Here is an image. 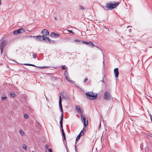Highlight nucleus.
<instances>
[{
  "label": "nucleus",
  "instance_id": "f257e3e1",
  "mask_svg": "<svg viewBox=\"0 0 152 152\" xmlns=\"http://www.w3.org/2000/svg\"><path fill=\"white\" fill-rule=\"evenodd\" d=\"M61 100L62 99L61 96H60L59 101V108L60 109V110L62 112V113L60 116V120L59 123L60 126V127L61 128V131L62 132V134L63 137L64 139V140H66L65 134L64 132V130L63 128L62 122L63 117V113L62 107L61 104Z\"/></svg>",
  "mask_w": 152,
  "mask_h": 152
},
{
  "label": "nucleus",
  "instance_id": "f03ea898",
  "mask_svg": "<svg viewBox=\"0 0 152 152\" xmlns=\"http://www.w3.org/2000/svg\"><path fill=\"white\" fill-rule=\"evenodd\" d=\"M31 37H33L35 38L36 41H45L46 42L50 43L51 40L48 38L44 35L37 36H31Z\"/></svg>",
  "mask_w": 152,
  "mask_h": 152
},
{
  "label": "nucleus",
  "instance_id": "7ed1b4c3",
  "mask_svg": "<svg viewBox=\"0 0 152 152\" xmlns=\"http://www.w3.org/2000/svg\"><path fill=\"white\" fill-rule=\"evenodd\" d=\"M69 41L72 42H77L78 43L80 42H82L83 44H85V45H88L89 44L91 45L92 46V47H94V46H95V45L93 43L91 42H87L84 41H81V40H78L76 39H69Z\"/></svg>",
  "mask_w": 152,
  "mask_h": 152
},
{
  "label": "nucleus",
  "instance_id": "20e7f679",
  "mask_svg": "<svg viewBox=\"0 0 152 152\" xmlns=\"http://www.w3.org/2000/svg\"><path fill=\"white\" fill-rule=\"evenodd\" d=\"M119 4L118 2L114 3L113 4L111 2L107 3L106 7L108 9H112L115 8Z\"/></svg>",
  "mask_w": 152,
  "mask_h": 152
},
{
  "label": "nucleus",
  "instance_id": "39448f33",
  "mask_svg": "<svg viewBox=\"0 0 152 152\" xmlns=\"http://www.w3.org/2000/svg\"><path fill=\"white\" fill-rule=\"evenodd\" d=\"M80 118L83 124L85 126H86L88 124V119L87 117L83 113H81L80 116Z\"/></svg>",
  "mask_w": 152,
  "mask_h": 152
},
{
  "label": "nucleus",
  "instance_id": "423d86ee",
  "mask_svg": "<svg viewBox=\"0 0 152 152\" xmlns=\"http://www.w3.org/2000/svg\"><path fill=\"white\" fill-rule=\"evenodd\" d=\"M86 95L88 99L91 100L95 99L97 97V94H96L95 95H94L91 92H87L86 93Z\"/></svg>",
  "mask_w": 152,
  "mask_h": 152
},
{
  "label": "nucleus",
  "instance_id": "0eeeda50",
  "mask_svg": "<svg viewBox=\"0 0 152 152\" xmlns=\"http://www.w3.org/2000/svg\"><path fill=\"white\" fill-rule=\"evenodd\" d=\"M103 98L106 100H110L113 98L110 93L107 91L105 92L104 94Z\"/></svg>",
  "mask_w": 152,
  "mask_h": 152
},
{
  "label": "nucleus",
  "instance_id": "6e6552de",
  "mask_svg": "<svg viewBox=\"0 0 152 152\" xmlns=\"http://www.w3.org/2000/svg\"><path fill=\"white\" fill-rule=\"evenodd\" d=\"M6 42L7 41H4L1 43H0V49L1 53H2L3 52V48L5 47Z\"/></svg>",
  "mask_w": 152,
  "mask_h": 152
},
{
  "label": "nucleus",
  "instance_id": "1a4fd4ad",
  "mask_svg": "<svg viewBox=\"0 0 152 152\" xmlns=\"http://www.w3.org/2000/svg\"><path fill=\"white\" fill-rule=\"evenodd\" d=\"M24 31V29H18V30L14 31L13 34L14 35H16L18 34L22 33Z\"/></svg>",
  "mask_w": 152,
  "mask_h": 152
},
{
  "label": "nucleus",
  "instance_id": "9d476101",
  "mask_svg": "<svg viewBox=\"0 0 152 152\" xmlns=\"http://www.w3.org/2000/svg\"><path fill=\"white\" fill-rule=\"evenodd\" d=\"M75 109L78 113L80 114H81V113H82L83 112L81 110L80 107V106L76 105L75 107Z\"/></svg>",
  "mask_w": 152,
  "mask_h": 152
},
{
  "label": "nucleus",
  "instance_id": "9b49d317",
  "mask_svg": "<svg viewBox=\"0 0 152 152\" xmlns=\"http://www.w3.org/2000/svg\"><path fill=\"white\" fill-rule=\"evenodd\" d=\"M114 73L115 75V77L116 78H117L119 75V72L118 71V69L116 68L114 69Z\"/></svg>",
  "mask_w": 152,
  "mask_h": 152
},
{
  "label": "nucleus",
  "instance_id": "f8f14e48",
  "mask_svg": "<svg viewBox=\"0 0 152 152\" xmlns=\"http://www.w3.org/2000/svg\"><path fill=\"white\" fill-rule=\"evenodd\" d=\"M42 34L44 36L49 34V32L47 29H43L42 31Z\"/></svg>",
  "mask_w": 152,
  "mask_h": 152
},
{
  "label": "nucleus",
  "instance_id": "ddd939ff",
  "mask_svg": "<svg viewBox=\"0 0 152 152\" xmlns=\"http://www.w3.org/2000/svg\"><path fill=\"white\" fill-rule=\"evenodd\" d=\"M84 133L82 131L81 132L79 135H78L77 137L76 138V141H77L79 140L80 137L82 136V135H83Z\"/></svg>",
  "mask_w": 152,
  "mask_h": 152
},
{
  "label": "nucleus",
  "instance_id": "4468645a",
  "mask_svg": "<svg viewBox=\"0 0 152 152\" xmlns=\"http://www.w3.org/2000/svg\"><path fill=\"white\" fill-rule=\"evenodd\" d=\"M51 36L53 37H57L59 36V35L58 34L56 33L55 32H53L51 34Z\"/></svg>",
  "mask_w": 152,
  "mask_h": 152
},
{
  "label": "nucleus",
  "instance_id": "2eb2a0df",
  "mask_svg": "<svg viewBox=\"0 0 152 152\" xmlns=\"http://www.w3.org/2000/svg\"><path fill=\"white\" fill-rule=\"evenodd\" d=\"M63 98H64L66 99V100H67L68 101H70L71 100V99L67 95H66L65 96H63Z\"/></svg>",
  "mask_w": 152,
  "mask_h": 152
},
{
  "label": "nucleus",
  "instance_id": "dca6fc26",
  "mask_svg": "<svg viewBox=\"0 0 152 152\" xmlns=\"http://www.w3.org/2000/svg\"><path fill=\"white\" fill-rule=\"evenodd\" d=\"M65 76L66 79L69 82H71L72 83H73L74 81H73L71 80H70V78H69L68 77L66 76V74L65 73Z\"/></svg>",
  "mask_w": 152,
  "mask_h": 152
},
{
  "label": "nucleus",
  "instance_id": "f3484780",
  "mask_svg": "<svg viewBox=\"0 0 152 152\" xmlns=\"http://www.w3.org/2000/svg\"><path fill=\"white\" fill-rule=\"evenodd\" d=\"M25 65L29 66H32L34 67H37L35 65L33 64H23Z\"/></svg>",
  "mask_w": 152,
  "mask_h": 152
},
{
  "label": "nucleus",
  "instance_id": "a211bd4d",
  "mask_svg": "<svg viewBox=\"0 0 152 152\" xmlns=\"http://www.w3.org/2000/svg\"><path fill=\"white\" fill-rule=\"evenodd\" d=\"M32 56L33 58L34 59H35L37 57V54L36 53H33Z\"/></svg>",
  "mask_w": 152,
  "mask_h": 152
},
{
  "label": "nucleus",
  "instance_id": "6ab92c4d",
  "mask_svg": "<svg viewBox=\"0 0 152 152\" xmlns=\"http://www.w3.org/2000/svg\"><path fill=\"white\" fill-rule=\"evenodd\" d=\"M19 132L20 133V134L22 135H23L24 134V133L22 130H19Z\"/></svg>",
  "mask_w": 152,
  "mask_h": 152
},
{
  "label": "nucleus",
  "instance_id": "aec40b11",
  "mask_svg": "<svg viewBox=\"0 0 152 152\" xmlns=\"http://www.w3.org/2000/svg\"><path fill=\"white\" fill-rule=\"evenodd\" d=\"M10 95L12 97H14L15 96V93L14 92H12L10 94Z\"/></svg>",
  "mask_w": 152,
  "mask_h": 152
},
{
  "label": "nucleus",
  "instance_id": "412c9836",
  "mask_svg": "<svg viewBox=\"0 0 152 152\" xmlns=\"http://www.w3.org/2000/svg\"><path fill=\"white\" fill-rule=\"evenodd\" d=\"M23 146L22 147L25 150L26 149V145L23 144Z\"/></svg>",
  "mask_w": 152,
  "mask_h": 152
},
{
  "label": "nucleus",
  "instance_id": "4be33fe9",
  "mask_svg": "<svg viewBox=\"0 0 152 152\" xmlns=\"http://www.w3.org/2000/svg\"><path fill=\"white\" fill-rule=\"evenodd\" d=\"M39 68L40 69H44V68H48L50 67H48V66H43V67H39Z\"/></svg>",
  "mask_w": 152,
  "mask_h": 152
},
{
  "label": "nucleus",
  "instance_id": "5701e85b",
  "mask_svg": "<svg viewBox=\"0 0 152 152\" xmlns=\"http://www.w3.org/2000/svg\"><path fill=\"white\" fill-rule=\"evenodd\" d=\"M24 117L26 118H28V115L27 114H25L24 115Z\"/></svg>",
  "mask_w": 152,
  "mask_h": 152
},
{
  "label": "nucleus",
  "instance_id": "b1692460",
  "mask_svg": "<svg viewBox=\"0 0 152 152\" xmlns=\"http://www.w3.org/2000/svg\"><path fill=\"white\" fill-rule=\"evenodd\" d=\"M85 128H86L85 127H84L83 129L81 131V132L82 131L83 132L84 131H86V129Z\"/></svg>",
  "mask_w": 152,
  "mask_h": 152
},
{
  "label": "nucleus",
  "instance_id": "393cba45",
  "mask_svg": "<svg viewBox=\"0 0 152 152\" xmlns=\"http://www.w3.org/2000/svg\"><path fill=\"white\" fill-rule=\"evenodd\" d=\"M79 7L80 8V9H81V10H84V8L82 6H79Z\"/></svg>",
  "mask_w": 152,
  "mask_h": 152
},
{
  "label": "nucleus",
  "instance_id": "a878e982",
  "mask_svg": "<svg viewBox=\"0 0 152 152\" xmlns=\"http://www.w3.org/2000/svg\"><path fill=\"white\" fill-rule=\"evenodd\" d=\"M145 97L148 99V101L150 102V99L148 98V97H147L146 96H145Z\"/></svg>",
  "mask_w": 152,
  "mask_h": 152
},
{
  "label": "nucleus",
  "instance_id": "bb28decb",
  "mask_svg": "<svg viewBox=\"0 0 152 152\" xmlns=\"http://www.w3.org/2000/svg\"><path fill=\"white\" fill-rule=\"evenodd\" d=\"M65 66H62V68L63 69H65L66 68H65Z\"/></svg>",
  "mask_w": 152,
  "mask_h": 152
},
{
  "label": "nucleus",
  "instance_id": "cd10ccee",
  "mask_svg": "<svg viewBox=\"0 0 152 152\" xmlns=\"http://www.w3.org/2000/svg\"><path fill=\"white\" fill-rule=\"evenodd\" d=\"M88 80V79L87 78H85V79L84 80V82H86Z\"/></svg>",
  "mask_w": 152,
  "mask_h": 152
},
{
  "label": "nucleus",
  "instance_id": "c85d7f7f",
  "mask_svg": "<svg viewBox=\"0 0 152 152\" xmlns=\"http://www.w3.org/2000/svg\"><path fill=\"white\" fill-rule=\"evenodd\" d=\"M67 31H68L69 33H72V34H73V32H72V30H67Z\"/></svg>",
  "mask_w": 152,
  "mask_h": 152
},
{
  "label": "nucleus",
  "instance_id": "c756f323",
  "mask_svg": "<svg viewBox=\"0 0 152 152\" xmlns=\"http://www.w3.org/2000/svg\"><path fill=\"white\" fill-rule=\"evenodd\" d=\"M7 98L6 96H5L4 97H2V100H4L5 99H6Z\"/></svg>",
  "mask_w": 152,
  "mask_h": 152
},
{
  "label": "nucleus",
  "instance_id": "7c9ffc66",
  "mask_svg": "<svg viewBox=\"0 0 152 152\" xmlns=\"http://www.w3.org/2000/svg\"><path fill=\"white\" fill-rule=\"evenodd\" d=\"M148 136L149 137H152V134H150L148 135Z\"/></svg>",
  "mask_w": 152,
  "mask_h": 152
},
{
  "label": "nucleus",
  "instance_id": "2f4dec72",
  "mask_svg": "<svg viewBox=\"0 0 152 152\" xmlns=\"http://www.w3.org/2000/svg\"><path fill=\"white\" fill-rule=\"evenodd\" d=\"M49 146L48 145H45V148L47 149H48Z\"/></svg>",
  "mask_w": 152,
  "mask_h": 152
},
{
  "label": "nucleus",
  "instance_id": "473e14b6",
  "mask_svg": "<svg viewBox=\"0 0 152 152\" xmlns=\"http://www.w3.org/2000/svg\"><path fill=\"white\" fill-rule=\"evenodd\" d=\"M48 151L49 152H52V151L51 149H48Z\"/></svg>",
  "mask_w": 152,
  "mask_h": 152
},
{
  "label": "nucleus",
  "instance_id": "72a5a7b5",
  "mask_svg": "<svg viewBox=\"0 0 152 152\" xmlns=\"http://www.w3.org/2000/svg\"><path fill=\"white\" fill-rule=\"evenodd\" d=\"M150 116L151 120L152 123V116L151 115H150Z\"/></svg>",
  "mask_w": 152,
  "mask_h": 152
},
{
  "label": "nucleus",
  "instance_id": "f704fd0d",
  "mask_svg": "<svg viewBox=\"0 0 152 152\" xmlns=\"http://www.w3.org/2000/svg\"><path fill=\"white\" fill-rule=\"evenodd\" d=\"M75 151L76 152H77V149L76 148V146H75Z\"/></svg>",
  "mask_w": 152,
  "mask_h": 152
},
{
  "label": "nucleus",
  "instance_id": "c9c22d12",
  "mask_svg": "<svg viewBox=\"0 0 152 152\" xmlns=\"http://www.w3.org/2000/svg\"><path fill=\"white\" fill-rule=\"evenodd\" d=\"M65 73L66 74V75L67 74L68 75V73H67V72H65L64 73V74L65 75Z\"/></svg>",
  "mask_w": 152,
  "mask_h": 152
},
{
  "label": "nucleus",
  "instance_id": "e433bc0d",
  "mask_svg": "<svg viewBox=\"0 0 152 152\" xmlns=\"http://www.w3.org/2000/svg\"><path fill=\"white\" fill-rule=\"evenodd\" d=\"M101 126V123H100L99 124V129L100 128V127Z\"/></svg>",
  "mask_w": 152,
  "mask_h": 152
},
{
  "label": "nucleus",
  "instance_id": "4c0bfd02",
  "mask_svg": "<svg viewBox=\"0 0 152 152\" xmlns=\"http://www.w3.org/2000/svg\"><path fill=\"white\" fill-rule=\"evenodd\" d=\"M129 27H131V28H132V27L131 26H128L127 27V28H129Z\"/></svg>",
  "mask_w": 152,
  "mask_h": 152
},
{
  "label": "nucleus",
  "instance_id": "58836bf2",
  "mask_svg": "<svg viewBox=\"0 0 152 152\" xmlns=\"http://www.w3.org/2000/svg\"><path fill=\"white\" fill-rule=\"evenodd\" d=\"M0 5L1 4V0H0Z\"/></svg>",
  "mask_w": 152,
  "mask_h": 152
},
{
  "label": "nucleus",
  "instance_id": "ea45409f",
  "mask_svg": "<svg viewBox=\"0 0 152 152\" xmlns=\"http://www.w3.org/2000/svg\"><path fill=\"white\" fill-rule=\"evenodd\" d=\"M131 29H129V32H131Z\"/></svg>",
  "mask_w": 152,
  "mask_h": 152
},
{
  "label": "nucleus",
  "instance_id": "a19ab883",
  "mask_svg": "<svg viewBox=\"0 0 152 152\" xmlns=\"http://www.w3.org/2000/svg\"><path fill=\"white\" fill-rule=\"evenodd\" d=\"M68 28H72V27H71V26H68Z\"/></svg>",
  "mask_w": 152,
  "mask_h": 152
},
{
  "label": "nucleus",
  "instance_id": "79ce46f5",
  "mask_svg": "<svg viewBox=\"0 0 152 152\" xmlns=\"http://www.w3.org/2000/svg\"><path fill=\"white\" fill-rule=\"evenodd\" d=\"M66 148V149L67 151L68 152L69 151L67 150V148Z\"/></svg>",
  "mask_w": 152,
  "mask_h": 152
},
{
  "label": "nucleus",
  "instance_id": "37998d69",
  "mask_svg": "<svg viewBox=\"0 0 152 152\" xmlns=\"http://www.w3.org/2000/svg\"><path fill=\"white\" fill-rule=\"evenodd\" d=\"M147 95V96H148L149 98H151V97H150V96H148V95Z\"/></svg>",
  "mask_w": 152,
  "mask_h": 152
},
{
  "label": "nucleus",
  "instance_id": "c03bdc74",
  "mask_svg": "<svg viewBox=\"0 0 152 152\" xmlns=\"http://www.w3.org/2000/svg\"><path fill=\"white\" fill-rule=\"evenodd\" d=\"M55 20H57V18H55Z\"/></svg>",
  "mask_w": 152,
  "mask_h": 152
},
{
  "label": "nucleus",
  "instance_id": "a18cd8bd",
  "mask_svg": "<svg viewBox=\"0 0 152 152\" xmlns=\"http://www.w3.org/2000/svg\"><path fill=\"white\" fill-rule=\"evenodd\" d=\"M104 60L103 61V63H104Z\"/></svg>",
  "mask_w": 152,
  "mask_h": 152
},
{
  "label": "nucleus",
  "instance_id": "49530a36",
  "mask_svg": "<svg viewBox=\"0 0 152 152\" xmlns=\"http://www.w3.org/2000/svg\"><path fill=\"white\" fill-rule=\"evenodd\" d=\"M15 152H19V151H15Z\"/></svg>",
  "mask_w": 152,
  "mask_h": 152
},
{
  "label": "nucleus",
  "instance_id": "de8ad7c7",
  "mask_svg": "<svg viewBox=\"0 0 152 152\" xmlns=\"http://www.w3.org/2000/svg\"><path fill=\"white\" fill-rule=\"evenodd\" d=\"M99 49H100H100V48H99Z\"/></svg>",
  "mask_w": 152,
  "mask_h": 152
},
{
  "label": "nucleus",
  "instance_id": "09e8293b",
  "mask_svg": "<svg viewBox=\"0 0 152 152\" xmlns=\"http://www.w3.org/2000/svg\"><path fill=\"white\" fill-rule=\"evenodd\" d=\"M99 49H100H100V48H99Z\"/></svg>",
  "mask_w": 152,
  "mask_h": 152
},
{
  "label": "nucleus",
  "instance_id": "8fccbe9b",
  "mask_svg": "<svg viewBox=\"0 0 152 152\" xmlns=\"http://www.w3.org/2000/svg\"><path fill=\"white\" fill-rule=\"evenodd\" d=\"M98 48H99V47H97V46H96Z\"/></svg>",
  "mask_w": 152,
  "mask_h": 152
},
{
  "label": "nucleus",
  "instance_id": "3c124183",
  "mask_svg": "<svg viewBox=\"0 0 152 152\" xmlns=\"http://www.w3.org/2000/svg\"><path fill=\"white\" fill-rule=\"evenodd\" d=\"M32 152H34V151H32Z\"/></svg>",
  "mask_w": 152,
  "mask_h": 152
},
{
  "label": "nucleus",
  "instance_id": "603ef678",
  "mask_svg": "<svg viewBox=\"0 0 152 152\" xmlns=\"http://www.w3.org/2000/svg\"><path fill=\"white\" fill-rule=\"evenodd\" d=\"M86 31H88V29H86Z\"/></svg>",
  "mask_w": 152,
  "mask_h": 152
}]
</instances>
